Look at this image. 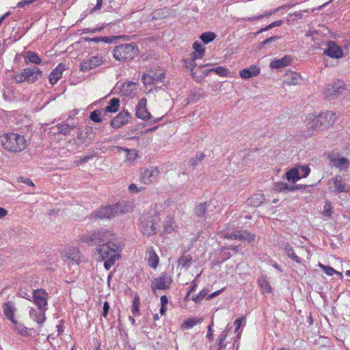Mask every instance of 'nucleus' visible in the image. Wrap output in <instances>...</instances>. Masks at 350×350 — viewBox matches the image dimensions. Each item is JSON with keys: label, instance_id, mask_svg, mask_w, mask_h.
I'll return each mask as SVG.
<instances>
[{"label": "nucleus", "instance_id": "f257e3e1", "mask_svg": "<svg viewBox=\"0 0 350 350\" xmlns=\"http://www.w3.org/2000/svg\"><path fill=\"white\" fill-rule=\"evenodd\" d=\"M83 243L90 246H96L97 254H107L111 250H122L121 243L116 239V235L109 230L99 228L90 231L80 239Z\"/></svg>", "mask_w": 350, "mask_h": 350}, {"label": "nucleus", "instance_id": "f03ea898", "mask_svg": "<svg viewBox=\"0 0 350 350\" xmlns=\"http://www.w3.org/2000/svg\"><path fill=\"white\" fill-rule=\"evenodd\" d=\"M32 301L37 306L38 311L31 308L29 310V317L40 325L46 321L45 312L47 310L49 295L42 288L32 291Z\"/></svg>", "mask_w": 350, "mask_h": 350}, {"label": "nucleus", "instance_id": "7ed1b4c3", "mask_svg": "<svg viewBox=\"0 0 350 350\" xmlns=\"http://www.w3.org/2000/svg\"><path fill=\"white\" fill-rule=\"evenodd\" d=\"M1 144L8 151L20 152L25 150L27 146V140L23 135L16 133H5L2 137Z\"/></svg>", "mask_w": 350, "mask_h": 350}, {"label": "nucleus", "instance_id": "20e7f679", "mask_svg": "<svg viewBox=\"0 0 350 350\" xmlns=\"http://www.w3.org/2000/svg\"><path fill=\"white\" fill-rule=\"evenodd\" d=\"M336 118V114L332 111H327L325 113H320L311 122L308 123V131L306 135L310 136L314 130H323L329 128L335 122Z\"/></svg>", "mask_w": 350, "mask_h": 350}, {"label": "nucleus", "instance_id": "39448f33", "mask_svg": "<svg viewBox=\"0 0 350 350\" xmlns=\"http://www.w3.org/2000/svg\"><path fill=\"white\" fill-rule=\"evenodd\" d=\"M129 205L126 202H119L111 206L100 208L92 213V215L99 219H108L118 214H124L129 211Z\"/></svg>", "mask_w": 350, "mask_h": 350}, {"label": "nucleus", "instance_id": "423d86ee", "mask_svg": "<svg viewBox=\"0 0 350 350\" xmlns=\"http://www.w3.org/2000/svg\"><path fill=\"white\" fill-rule=\"evenodd\" d=\"M138 52V46L134 42L121 44L115 47L113 55L116 60L125 62L133 59Z\"/></svg>", "mask_w": 350, "mask_h": 350}, {"label": "nucleus", "instance_id": "0eeeda50", "mask_svg": "<svg viewBox=\"0 0 350 350\" xmlns=\"http://www.w3.org/2000/svg\"><path fill=\"white\" fill-rule=\"evenodd\" d=\"M147 99L146 98H141L135 108V115L138 118L144 120H149L150 124H152L161 120V118H154L150 113L148 111Z\"/></svg>", "mask_w": 350, "mask_h": 350}, {"label": "nucleus", "instance_id": "6e6552de", "mask_svg": "<svg viewBox=\"0 0 350 350\" xmlns=\"http://www.w3.org/2000/svg\"><path fill=\"white\" fill-rule=\"evenodd\" d=\"M122 250H111V251L107 252V255H104L103 254H97L98 258L97 261H103L104 267L106 270H109L112 265L115 264V262L120 258V252Z\"/></svg>", "mask_w": 350, "mask_h": 350}, {"label": "nucleus", "instance_id": "1a4fd4ad", "mask_svg": "<svg viewBox=\"0 0 350 350\" xmlns=\"http://www.w3.org/2000/svg\"><path fill=\"white\" fill-rule=\"evenodd\" d=\"M345 90V84L338 81L333 85H328L324 92L325 97L330 100L338 98Z\"/></svg>", "mask_w": 350, "mask_h": 350}, {"label": "nucleus", "instance_id": "9d476101", "mask_svg": "<svg viewBox=\"0 0 350 350\" xmlns=\"http://www.w3.org/2000/svg\"><path fill=\"white\" fill-rule=\"evenodd\" d=\"M332 184L329 189L336 193H346L349 191V187L345 183L341 175H336L329 180Z\"/></svg>", "mask_w": 350, "mask_h": 350}, {"label": "nucleus", "instance_id": "9b49d317", "mask_svg": "<svg viewBox=\"0 0 350 350\" xmlns=\"http://www.w3.org/2000/svg\"><path fill=\"white\" fill-rule=\"evenodd\" d=\"M159 170L157 167L142 168L141 170L140 180L145 185L153 183L159 175Z\"/></svg>", "mask_w": 350, "mask_h": 350}, {"label": "nucleus", "instance_id": "f8f14e48", "mask_svg": "<svg viewBox=\"0 0 350 350\" xmlns=\"http://www.w3.org/2000/svg\"><path fill=\"white\" fill-rule=\"evenodd\" d=\"M326 46L327 48L324 49L323 55L334 59H340L343 57V51L336 42L329 40Z\"/></svg>", "mask_w": 350, "mask_h": 350}, {"label": "nucleus", "instance_id": "ddd939ff", "mask_svg": "<svg viewBox=\"0 0 350 350\" xmlns=\"http://www.w3.org/2000/svg\"><path fill=\"white\" fill-rule=\"evenodd\" d=\"M172 282V278L166 273H163L160 277L154 278L151 288L153 291L169 289Z\"/></svg>", "mask_w": 350, "mask_h": 350}, {"label": "nucleus", "instance_id": "4468645a", "mask_svg": "<svg viewBox=\"0 0 350 350\" xmlns=\"http://www.w3.org/2000/svg\"><path fill=\"white\" fill-rule=\"evenodd\" d=\"M103 62V57L98 55L92 56L84 59L81 63V70L83 72L90 71L100 66Z\"/></svg>", "mask_w": 350, "mask_h": 350}, {"label": "nucleus", "instance_id": "2eb2a0df", "mask_svg": "<svg viewBox=\"0 0 350 350\" xmlns=\"http://www.w3.org/2000/svg\"><path fill=\"white\" fill-rule=\"evenodd\" d=\"M131 118V116L128 111H123L111 120L110 124L113 128L118 129L127 124Z\"/></svg>", "mask_w": 350, "mask_h": 350}, {"label": "nucleus", "instance_id": "dca6fc26", "mask_svg": "<svg viewBox=\"0 0 350 350\" xmlns=\"http://www.w3.org/2000/svg\"><path fill=\"white\" fill-rule=\"evenodd\" d=\"M24 73L27 75V82L33 83L42 76V70L38 67L24 68Z\"/></svg>", "mask_w": 350, "mask_h": 350}, {"label": "nucleus", "instance_id": "f3484780", "mask_svg": "<svg viewBox=\"0 0 350 350\" xmlns=\"http://www.w3.org/2000/svg\"><path fill=\"white\" fill-rule=\"evenodd\" d=\"M82 257L83 256L78 248L70 247L63 258L64 260H66V259L70 260L73 263L79 265L81 262Z\"/></svg>", "mask_w": 350, "mask_h": 350}, {"label": "nucleus", "instance_id": "a211bd4d", "mask_svg": "<svg viewBox=\"0 0 350 350\" xmlns=\"http://www.w3.org/2000/svg\"><path fill=\"white\" fill-rule=\"evenodd\" d=\"M66 69V64L60 63L53 70L49 75V81L51 85H55L57 83L59 79L62 77V72Z\"/></svg>", "mask_w": 350, "mask_h": 350}, {"label": "nucleus", "instance_id": "6ab92c4d", "mask_svg": "<svg viewBox=\"0 0 350 350\" xmlns=\"http://www.w3.org/2000/svg\"><path fill=\"white\" fill-rule=\"evenodd\" d=\"M157 224L152 220L142 221V232L144 234L150 237L157 234Z\"/></svg>", "mask_w": 350, "mask_h": 350}, {"label": "nucleus", "instance_id": "aec40b11", "mask_svg": "<svg viewBox=\"0 0 350 350\" xmlns=\"http://www.w3.org/2000/svg\"><path fill=\"white\" fill-rule=\"evenodd\" d=\"M260 69L259 67L252 65L249 68H244L239 71V75L242 79H248L259 75Z\"/></svg>", "mask_w": 350, "mask_h": 350}, {"label": "nucleus", "instance_id": "412c9836", "mask_svg": "<svg viewBox=\"0 0 350 350\" xmlns=\"http://www.w3.org/2000/svg\"><path fill=\"white\" fill-rule=\"evenodd\" d=\"M292 62V58L289 55H285L281 59H274L270 64V68L279 69L289 65Z\"/></svg>", "mask_w": 350, "mask_h": 350}, {"label": "nucleus", "instance_id": "4be33fe9", "mask_svg": "<svg viewBox=\"0 0 350 350\" xmlns=\"http://www.w3.org/2000/svg\"><path fill=\"white\" fill-rule=\"evenodd\" d=\"M193 48L194 49L195 51L193 53L190 66L194 67L196 65L195 60L198 58H202L204 56V49L202 47L201 43L198 41L194 42L193 44Z\"/></svg>", "mask_w": 350, "mask_h": 350}, {"label": "nucleus", "instance_id": "5701e85b", "mask_svg": "<svg viewBox=\"0 0 350 350\" xmlns=\"http://www.w3.org/2000/svg\"><path fill=\"white\" fill-rule=\"evenodd\" d=\"M3 310L6 317L10 319L14 324H17V321L14 318L16 308L13 304L10 301L5 303L3 306Z\"/></svg>", "mask_w": 350, "mask_h": 350}, {"label": "nucleus", "instance_id": "b1692460", "mask_svg": "<svg viewBox=\"0 0 350 350\" xmlns=\"http://www.w3.org/2000/svg\"><path fill=\"white\" fill-rule=\"evenodd\" d=\"M211 205V202H204V203H200L199 204H198L196 208H195V214L198 217H207V213L209 211L208 210V207L210 206Z\"/></svg>", "mask_w": 350, "mask_h": 350}, {"label": "nucleus", "instance_id": "393cba45", "mask_svg": "<svg viewBox=\"0 0 350 350\" xmlns=\"http://www.w3.org/2000/svg\"><path fill=\"white\" fill-rule=\"evenodd\" d=\"M255 237L256 235L246 230H237V235H235V237H237V239L246 241L249 243L254 241Z\"/></svg>", "mask_w": 350, "mask_h": 350}, {"label": "nucleus", "instance_id": "a878e982", "mask_svg": "<svg viewBox=\"0 0 350 350\" xmlns=\"http://www.w3.org/2000/svg\"><path fill=\"white\" fill-rule=\"evenodd\" d=\"M55 126L57 129V133L64 135H70L71 131L76 128L75 124H68L64 122L58 124Z\"/></svg>", "mask_w": 350, "mask_h": 350}, {"label": "nucleus", "instance_id": "bb28decb", "mask_svg": "<svg viewBox=\"0 0 350 350\" xmlns=\"http://www.w3.org/2000/svg\"><path fill=\"white\" fill-rule=\"evenodd\" d=\"M258 284L262 288V293H271L272 288L266 275H262L258 280Z\"/></svg>", "mask_w": 350, "mask_h": 350}, {"label": "nucleus", "instance_id": "cd10ccee", "mask_svg": "<svg viewBox=\"0 0 350 350\" xmlns=\"http://www.w3.org/2000/svg\"><path fill=\"white\" fill-rule=\"evenodd\" d=\"M204 95L202 89L198 88L191 90L188 96L187 100L189 103H196Z\"/></svg>", "mask_w": 350, "mask_h": 350}, {"label": "nucleus", "instance_id": "c85d7f7f", "mask_svg": "<svg viewBox=\"0 0 350 350\" xmlns=\"http://www.w3.org/2000/svg\"><path fill=\"white\" fill-rule=\"evenodd\" d=\"M25 62H29L34 64H40L42 62V59L38 55V54L33 51H28L26 52L25 55Z\"/></svg>", "mask_w": 350, "mask_h": 350}, {"label": "nucleus", "instance_id": "c756f323", "mask_svg": "<svg viewBox=\"0 0 350 350\" xmlns=\"http://www.w3.org/2000/svg\"><path fill=\"white\" fill-rule=\"evenodd\" d=\"M284 250L288 258L299 264L301 263V258L295 254L293 247L288 243L284 244Z\"/></svg>", "mask_w": 350, "mask_h": 350}, {"label": "nucleus", "instance_id": "7c9ffc66", "mask_svg": "<svg viewBox=\"0 0 350 350\" xmlns=\"http://www.w3.org/2000/svg\"><path fill=\"white\" fill-rule=\"evenodd\" d=\"M286 178L289 182L295 183L300 179L301 175L299 174V169L293 167L289 170L286 173Z\"/></svg>", "mask_w": 350, "mask_h": 350}, {"label": "nucleus", "instance_id": "2f4dec72", "mask_svg": "<svg viewBox=\"0 0 350 350\" xmlns=\"http://www.w3.org/2000/svg\"><path fill=\"white\" fill-rule=\"evenodd\" d=\"M302 80L299 74L296 72H291L286 75L285 83L287 85H297Z\"/></svg>", "mask_w": 350, "mask_h": 350}, {"label": "nucleus", "instance_id": "473e14b6", "mask_svg": "<svg viewBox=\"0 0 350 350\" xmlns=\"http://www.w3.org/2000/svg\"><path fill=\"white\" fill-rule=\"evenodd\" d=\"M329 161L332 163V164L338 168H342L344 165H346L348 164V159L342 157V158H338L335 155H329Z\"/></svg>", "mask_w": 350, "mask_h": 350}, {"label": "nucleus", "instance_id": "72a5a7b5", "mask_svg": "<svg viewBox=\"0 0 350 350\" xmlns=\"http://www.w3.org/2000/svg\"><path fill=\"white\" fill-rule=\"evenodd\" d=\"M265 196L262 193L254 194L250 199V204L254 207L260 206L265 201Z\"/></svg>", "mask_w": 350, "mask_h": 350}, {"label": "nucleus", "instance_id": "f704fd0d", "mask_svg": "<svg viewBox=\"0 0 350 350\" xmlns=\"http://www.w3.org/2000/svg\"><path fill=\"white\" fill-rule=\"evenodd\" d=\"M120 99L118 98H112L107 106L105 107V111L110 113H116L118 111L120 107Z\"/></svg>", "mask_w": 350, "mask_h": 350}, {"label": "nucleus", "instance_id": "c9c22d12", "mask_svg": "<svg viewBox=\"0 0 350 350\" xmlns=\"http://www.w3.org/2000/svg\"><path fill=\"white\" fill-rule=\"evenodd\" d=\"M148 265L153 269H155L159 263V257L154 250H151L148 253Z\"/></svg>", "mask_w": 350, "mask_h": 350}, {"label": "nucleus", "instance_id": "e433bc0d", "mask_svg": "<svg viewBox=\"0 0 350 350\" xmlns=\"http://www.w3.org/2000/svg\"><path fill=\"white\" fill-rule=\"evenodd\" d=\"M215 38V33L211 31L202 33L200 36V38L205 44H207L213 41Z\"/></svg>", "mask_w": 350, "mask_h": 350}, {"label": "nucleus", "instance_id": "4c0bfd02", "mask_svg": "<svg viewBox=\"0 0 350 350\" xmlns=\"http://www.w3.org/2000/svg\"><path fill=\"white\" fill-rule=\"evenodd\" d=\"M191 259L189 255L181 256L178 260V265L182 267L189 268L191 264Z\"/></svg>", "mask_w": 350, "mask_h": 350}, {"label": "nucleus", "instance_id": "58836bf2", "mask_svg": "<svg viewBox=\"0 0 350 350\" xmlns=\"http://www.w3.org/2000/svg\"><path fill=\"white\" fill-rule=\"evenodd\" d=\"M139 304H140V299L138 295L135 296L133 302H132V307H131V312L133 315L138 316L139 315Z\"/></svg>", "mask_w": 350, "mask_h": 350}, {"label": "nucleus", "instance_id": "ea45409f", "mask_svg": "<svg viewBox=\"0 0 350 350\" xmlns=\"http://www.w3.org/2000/svg\"><path fill=\"white\" fill-rule=\"evenodd\" d=\"M202 321V319H197V318H189L187 319L184 323L183 327L185 329H190L193 327L194 325H197L198 323H200Z\"/></svg>", "mask_w": 350, "mask_h": 350}, {"label": "nucleus", "instance_id": "a19ab883", "mask_svg": "<svg viewBox=\"0 0 350 350\" xmlns=\"http://www.w3.org/2000/svg\"><path fill=\"white\" fill-rule=\"evenodd\" d=\"M18 295L20 297H22V298L26 299L27 300L31 301L32 292L31 291V290L27 289L26 288H21L18 290Z\"/></svg>", "mask_w": 350, "mask_h": 350}, {"label": "nucleus", "instance_id": "79ce46f5", "mask_svg": "<svg viewBox=\"0 0 350 350\" xmlns=\"http://www.w3.org/2000/svg\"><path fill=\"white\" fill-rule=\"evenodd\" d=\"M209 71L215 72L217 75H218L220 77H227L228 74V69L222 66H218L213 69L206 70V73L207 74V72Z\"/></svg>", "mask_w": 350, "mask_h": 350}, {"label": "nucleus", "instance_id": "37998d69", "mask_svg": "<svg viewBox=\"0 0 350 350\" xmlns=\"http://www.w3.org/2000/svg\"><path fill=\"white\" fill-rule=\"evenodd\" d=\"M101 113L100 112V109H96L90 113V119L96 123H100L103 121V118L101 117Z\"/></svg>", "mask_w": 350, "mask_h": 350}, {"label": "nucleus", "instance_id": "c03bdc74", "mask_svg": "<svg viewBox=\"0 0 350 350\" xmlns=\"http://www.w3.org/2000/svg\"><path fill=\"white\" fill-rule=\"evenodd\" d=\"M289 188H291V186H289L287 183L284 182H278L275 183L274 185L275 190L278 192H282L284 191H290Z\"/></svg>", "mask_w": 350, "mask_h": 350}, {"label": "nucleus", "instance_id": "a18cd8bd", "mask_svg": "<svg viewBox=\"0 0 350 350\" xmlns=\"http://www.w3.org/2000/svg\"><path fill=\"white\" fill-rule=\"evenodd\" d=\"M313 12H314V10H312L311 12H310L308 10H300L298 12H295L294 13H291L289 14V16L290 17L295 16L296 18L300 19L304 17H306V16H308V14H310V13H312Z\"/></svg>", "mask_w": 350, "mask_h": 350}, {"label": "nucleus", "instance_id": "49530a36", "mask_svg": "<svg viewBox=\"0 0 350 350\" xmlns=\"http://www.w3.org/2000/svg\"><path fill=\"white\" fill-rule=\"evenodd\" d=\"M205 157V154L203 152L197 153L196 157H193L189 159V163L192 166H196L198 161H202Z\"/></svg>", "mask_w": 350, "mask_h": 350}, {"label": "nucleus", "instance_id": "de8ad7c7", "mask_svg": "<svg viewBox=\"0 0 350 350\" xmlns=\"http://www.w3.org/2000/svg\"><path fill=\"white\" fill-rule=\"evenodd\" d=\"M282 23H283L282 21H281V20L274 21V22L271 23V24H269V25H267V27L260 29L258 31L256 32V34H259L263 31H268L275 27H279V26L282 25Z\"/></svg>", "mask_w": 350, "mask_h": 350}, {"label": "nucleus", "instance_id": "09e8293b", "mask_svg": "<svg viewBox=\"0 0 350 350\" xmlns=\"http://www.w3.org/2000/svg\"><path fill=\"white\" fill-rule=\"evenodd\" d=\"M296 167L299 169L301 178L307 177L310 172V169L308 165H299Z\"/></svg>", "mask_w": 350, "mask_h": 350}, {"label": "nucleus", "instance_id": "8fccbe9b", "mask_svg": "<svg viewBox=\"0 0 350 350\" xmlns=\"http://www.w3.org/2000/svg\"><path fill=\"white\" fill-rule=\"evenodd\" d=\"M155 77H153V75H144L142 77V81L145 85H154Z\"/></svg>", "mask_w": 350, "mask_h": 350}, {"label": "nucleus", "instance_id": "3c124183", "mask_svg": "<svg viewBox=\"0 0 350 350\" xmlns=\"http://www.w3.org/2000/svg\"><path fill=\"white\" fill-rule=\"evenodd\" d=\"M13 79L18 83H21L27 81V75L25 73H24V69L21 73L15 75L13 77Z\"/></svg>", "mask_w": 350, "mask_h": 350}, {"label": "nucleus", "instance_id": "603ef678", "mask_svg": "<svg viewBox=\"0 0 350 350\" xmlns=\"http://www.w3.org/2000/svg\"><path fill=\"white\" fill-rule=\"evenodd\" d=\"M208 291L207 289H202L198 295L193 297L192 300L195 302L201 301L204 297L207 295Z\"/></svg>", "mask_w": 350, "mask_h": 350}, {"label": "nucleus", "instance_id": "864d4df0", "mask_svg": "<svg viewBox=\"0 0 350 350\" xmlns=\"http://www.w3.org/2000/svg\"><path fill=\"white\" fill-rule=\"evenodd\" d=\"M319 265L320 268L328 275H332L334 273H336V271L329 266L324 265L321 263H319Z\"/></svg>", "mask_w": 350, "mask_h": 350}, {"label": "nucleus", "instance_id": "5fc2aeb1", "mask_svg": "<svg viewBox=\"0 0 350 350\" xmlns=\"http://www.w3.org/2000/svg\"><path fill=\"white\" fill-rule=\"evenodd\" d=\"M291 6H292V5H282V6L275 9L273 12H271V11L270 12H266L264 14H261L260 16H258V18H262L264 17L270 16L271 14L278 12L279 11V10H280V9H283V8H290Z\"/></svg>", "mask_w": 350, "mask_h": 350}, {"label": "nucleus", "instance_id": "6e6d98bb", "mask_svg": "<svg viewBox=\"0 0 350 350\" xmlns=\"http://www.w3.org/2000/svg\"><path fill=\"white\" fill-rule=\"evenodd\" d=\"M153 77H155V79H154V81L156 85H157L158 83L163 81V80L165 79V74L163 72H161L159 74L154 73Z\"/></svg>", "mask_w": 350, "mask_h": 350}, {"label": "nucleus", "instance_id": "4d7b16f0", "mask_svg": "<svg viewBox=\"0 0 350 350\" xmlns=\"http://www.w3.org/2000/svg\"><path fill=\"white\" fill-rule=\"evenodd\" d=\"M241 248L242 247H241V245H229V246H225L224 247V250H230L234 251L235 253H238V252H239L241 250Z\"/></svg>", "mask_w": 350, "mask_h": 350}, {"label": "nucleus", "instance_id": "13d9d810", "mask_svg": "<svg viewBox=\"0 0 350 350\" xmlns=\"http://www.w3.org/2000/svg\"><path fill=\"white\" fill-rule=\"evenodd\" d=\"M109 309H110L109 304L108 303V301H105L103 304V313H102L103 316L105 318H107Z\"/></svg>", "mask_w": 350, "mask_h": 350}, {"label": "nucleus", "instance_id": "bf43d9fd", "mask_svg": "<svg viewBox=\"0 0 350 350\" xmlns=\"http://www.w3.org/2000/svg\"><path fill=\"white\" fill-rule=\"evenodd\" d=\"M213 326V322L212 321L211 324L208 326V333L206 334V338L211 341L213 338V329L212 327Z\"/></svg>", "mask_w": 350, "mask_h": 350}, {"label": "nucleus", "instance_id": "052dcab7", "mask_svg": "<svg viewBox=\"0 0 350 350\" xmlns=\"http://www.w3.org/2000/svg\"><path fill=\"white\" fill-rule=\"evenodd\" d=\"M16 329L22 336H25L27 334V328L23 325H16Z\"/></svg>", "mask_w": 350, "mask_h": 350}, {"label": "nucleus", "instance_id": "680f3d73", "mask_svg": "<svg viewBox=\"0 0 350 350\" xmlns=\"http://www.w3.org/2000/svg\"><path fill=\"white\" fill-rule=\"evenodd\" d=\"M278 38H279V37H278V36H272L269 38H267L260 43V46H263L266 44H268L272 42L273 41L278 40Z\"/></svg>", "mask_w": 350, "mask_h": 350}, {"label": "nucleus", "instance_id": "e2e57ef3", "mask_svg": "<svg viewBox=\"0 0 350 350\" xmlns=\"http://www.w3.org/2000/svg\"><path fill=\"white\" fill-rule=\"evenodd\" d=\"M306 187V185H297L295 186H291V188H289V191H294L296 190H304Z\"/></svg>", "mask_w": 350, "mask_h": 350}, {"label": "nucleus", "instance_id": "0e129e2a", "mask_svg": "<svg viewBox=\"0 0 350 350\" xmlns=\"http://www.w3.org/2000/svg\"><path fill=\"white\" fill-rule=\"evenodd\" d=\"M332 208H331V206L330 204H327L325 206V208H324V211L323 212V215L325 216H330L331 214H332Z\"/></svg>", "mask_w": 350, "mask_h": 350}, {"label": "nucleus", "instance_id": "69168bd1", "mask_svg": "<svg viewBox=\"0 0 350 350\" xmlns=\"http://www.w3.org/2000/svg\"><path fill=\"white\" fill-rule=\"evenodd\" d=\"M129 189L131 193H137L141 191L140 189L137 188L135 184L132 183L129 185Z\"/></svg>", "mask_w": 350, "mask_h": 350}, {"label": "nucleus", "instance_id": "338daca9", "mask_svg": "<svg viewBox=\"0 0 350 350\" xmlns=\"http://www.w3.org/2000/svg\"><path fill=\"white\" fill-rule=\"evenodd\" d=\"M243 318H239V319H237L234 321V325H236V329H235V332H238V330L239 329L240 327L241 326L242 323H243Z\"/></svg>", "mask_w": 350, "mask_h": 350}, {"label": "nucleus", "instance_id": "774afa93", "mask_svg": "<svg viewBox=\"0 0 350 350\" xmlns=\"http://www.w3.org/2000/svg\"><path fill=\"white\" fill-rule=\"evenodd\" d=\"M84 138L85 136L83 135V132L79 129H78L77 139H78L80 141V142L83 143L85 142Z\"/></svg>", "mask_w": 350, "mask_h": 350}]
</instances>
